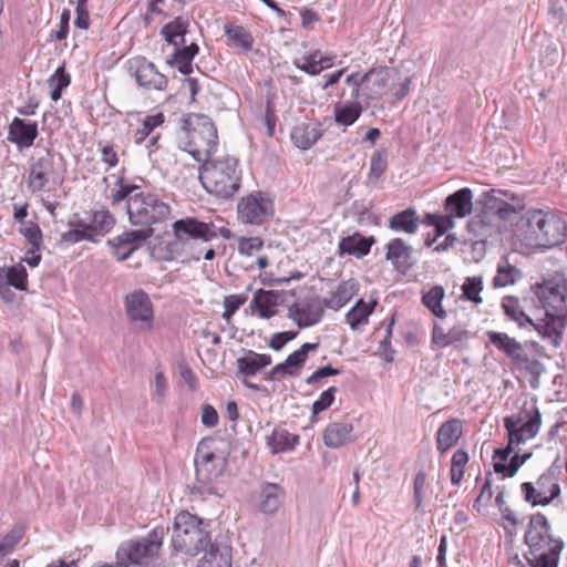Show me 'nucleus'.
I'll return each mask as SVG.
<instances>
[{
	"instance_id": "473e14b6",
	"label": "nucleus",
	"mask_w": 567,
	"mask_h": 567,
	"mask_svg": "<svg viewBox=\"0 0 567 567\" xmlns=\"http://www.w3.org/2000/svg\"><path fill=\"white\" fill-rule=\"evenodd\" d=\"M154 235L153 228H141L135 230H125L121 235L109 239L107 245L110 247L128 248L136 246L138 249L140 245L151 238Z\"/></svg>"
},
{
	"instance_id": "680f3d73",
	"label": "nucleus",
	"mask_w": 567,
	"mask_h": 567,
	"mask_svg": "<svg viewBox=\"0 0 567 567\" xmlns=\"http://www.w3.org/2000/svg\"><path fill=\"white\" fill-rule=\"evenodd\" d=\"M530 455L532 453H524L523 455H520L519 452H516L508 461L506 465L507 470H504V472L502 473L503 476H514L518 468L526 462V460L530 457Z\"/></svg>"
},
{
	"instance_id": "f8f14e48",
	"label": "nucleus",
	"mask_w": 567,
	"mask_h": 567,
	"mask_svg": "<svg viewBox=\"0 0 567 567\" xmlns=\"http://www.w3.org/2000/svg\"><path fill=\"white\" fill-rule=\"evenodd\" d=\"M237 215L243 224L262 225L274 215L272 200L261 192L251 193L238 202Z\"/></svg>"
},
{
	"instance_id": "c756f323",
	"label": "nucleus",
	"mask_w": 567,
	"mask_h": 567,
	"mask_svg": "<svg viewBox=\"0 0 567 567\" xmlns=\"http://www.w3.org/2000/svg\"><path fill=\"white\" fill-rule=\"evenodd\" d=\"M389 228L398 233L415 234L420 227L421 220L416 210L409 207L389 218Z\"/></svg>"
},
{
	"instance_id": "6e6d98bb",
	"label": "nucleus",
	"mask_w": 567,
	"mask_h": 567,
	"mask_svg": "<svg viewBox=\"0 0 567 567\" xmlns=\"http://www.w3.org/2000/svg\"><path fill=\"white\" fill-rule=\"evenodd\" d=\"M248 297L246 295H230L225 297L224 307L225 311L223 313V318L225 320H230V318L236 313V311L246 303Z\"/></svg>"
},
{
	"instance_id": "ea45409f",
	"label": "nucleus",
	"mask_w": 567,
	"mask_h": 567,
	"mask_svg": "<svg viewBox=\"0 0 567 567\" xmlns=\"http://www.w3.org/2000/svg\"><path fill=\"white\" fill-rule=\"evenodd\" d=\"M186 31L187 21L184 20L182 17H177L162 28L161 34L168 43L179 45L185 43L184 37L186 34Z\"/></svg>"
},
{
	"instance_id": "6ab92c4d",
	"label": "nucleus",
	"mask_w": 567,
	"mask_h": 567,
	"mask_svg": "<svg viewBox=\"0 0 567 567\" xmlns=\"http://www.w3.org/2000/svg\"><path fill=\"white\" fill-rule=\"evenodd\" d=\"M385 259L403 275L409 272L417 261L413 247L402 238H393L385 245Z\"/></svg>"
},
{
	"instance_id": "dca6fc26",
	"label": "nucleus",
	"mask_w": 567,
	"mask_h": 567,
	"mask_svg": "<svg viewBox=\"0 0 567 567\" xmlns=\"http://www.w3.org/2000/svg\"><path fill=\"white\" fill-rule=\"evenodd\" d=\"M124 306L126 315L132 322L138 323L141 329H152L154 322L153 305L144 290L136 289L126 295Z\"/></svg>"
},
{
	"instance_id": "c03bdc74",
	"label": "nucleus",
	"mask_w": 567,
	"mask_h": 567,
	"mask_svg": "<svg viewBox=\"0 0 567 567\" xmlns=\"http://www.w3.org/2000/svg\"><path fill=\"white\" fill-rule=\"evenodd\" d=\"M306 358L297 350L288 355L285 362L275 365L269 372V379H274L277 374L282 375H296L297 370L300 369Z\"/></svg>"
},
{
	"instance_id": "de8ad7c7",
	"label": "nucleus",
	"mask_w": 567,
	"mask_h": 567,
	"mask_svg": "<svg viewBox=\"0 0 567 567\" xmlns=\"http://www.w3.org/2000/svg\"><path fill=\"white\" fill-rule=\"evenodd\" d=\"M51 87L50 96L53 101L61 99L62 91L70 85L71 78L65 71L64 64L60 65L48 80Z\"/></svg>"
},
{
	"instance_id": "49530a36",
	"label": "nucleus",
	"mask_w": 567,
	"mask_h": 567,
	"mask_svg": "<svg viewBox=\"0 0 567 567\" xmlns=\"http://www.w3.org/2000/svg\"><path fill=\"white\" fill-rule=\"evenodd\" d=\"M116 186H118V188L113 190L110 196L111 204L115 206L125 200V207L127 208L131 200L140 193L141 187L134 184L125 183L123 178H118L116 181Z\"/></svg>"
},
{
	"instance_id": "2eb2a0df",
	"label": "nucleus",
	"mask_w": 567,
	"mask_h": 567,
	"mask_svg": "<svg viewBox=\"0 0 567 567\" xmlns=\"http://www.w3.org/2000/svg\"><path fill=\"white\" fill-rule=\"evenodd\" d=\"M58 182V175L54 167V159L51 151H47L41 156L31 162L28 175V188L32 193H39L50 189V185Z\"/></svg>"
},
{
	"instance_id": "58836bf2",
	"label": "nucleus",
	"mask_w": 567,
	"mask_h": 567,
	"mask_svg": "<svg viewBox=\"0 0 567 567\" xmlns=\"http://www.w3.org/2000/svg\"><path fill=\"white\" fill-rule=\"evenodd\" d=\"M377 301L367 303L363 299H359L355 305L346 315V320L352 330H357L360 326L368 323L370 315L373 312Z\"/></svg>"
},
{
	"instance_id": "a18cd8bd",
	"label": "nucleus",
	"mask_w": 567,
	"mask_h": 567,
	"mask_svg": "<svg viewBox=\"0 0 567 567\" xmlns=\"http://www.w3.org/2000/svg\"><path fill=\"white\" fill-rule=\"evenodd\" d=\"M362 106L359 102L334 106V120L338 124L352 125L361 115Z\"/></svg>"
},
{
	"instance_id": "bf43d9fd",
	"label": "nucleus",
	"mask_w": 567,
	"mask_h": 567,
	"mask_svg": "<svg viewBox=\"0 0 567 567\" xmlns=\"http://www.w3.org/2000/svg\"><path fill=\"white\" fill-rule=\"evenodd\" d=\"M264 246L262 240L259 237H241L238 240V251L245 256H252L259 251Z\"/></svg>"
},
{
	"instance_id": "aec40b11",
	"label": "nucleus",
	"mask_w": 567,
	"mask_h": 567,
	"mask_svg": "<svg viewBox=\"0 0 567 567\" xmlns=\"http://www.w3.org/2000/svg\"><path fill=\"white\" fill-rule=\"evenodd\" d=\"M131 66L135 69V80L145 90L164 91L167 87L168 79L158 72L155 64L145 58H137Z\"/></svg>"
},
{
	"instance_id": "8fccbe9b",
	"label": "nucleus",
	"mask_w": 567,
	"mask_h": 567,
	"mask_svg": "<svg viewBox=\"0 0 567 567\" xmlns=\"http://www.w3.org/2000/svg\"><path fill=\"white\" fill-rule=\"evenodd\" d=\"M483 290V278L480 276L467 277L462 285L465 299L478 305L483 302L481 292Z\"/></svg>"
},
{
	"instance_id": "338daca9",
	"label": "nucleus",
	"mask_w": 567,
	"mask_h": 567,
	"mask_svg": "<svg viewBox=\"0 0 567 567\" xmlns=\"http://www.w3.org/2000/svg\"><path fill=\"white\" fill-rule=\"evenodd\" d=\"M202 423L207 427H214L218 424V413L210 404H204L202 409Z\"/></svg>"
},
{
	"instance_id": "37998d69",
	"label": "nucleus",
	"mask_w": 567,
	"mask_h": 567,
	"mask_svg": "<svg viewBox=\"0 0 567 567\" xmlns=\"http://www.w3.org/2000/svg\"><path fill=\"white\" fill-rule=\"evenodd\" d=\"M297 435H290L285 429H276L272 434L267 437L268 445L274 453L291 450L298 443Z\"/></svg>"
},
{
	"instance_id": "393cba45",
	"label": "nucleus",
	"mask_w": 567,
	"mask_h": 567,
	"mask_svg": "<svg viewBox=\"0 0 567 567\" xmlns=\"http://www.w3.org/2000/svg\"><path fill=\"white\" fill-rule=\"evenodd\" d=\"M393 71L389 68L372 69L364 74L367 99L374 100L385 93Z\"/></svg>"
},
{
	"instance_id": "052dcab7",
	"label": "nucleus",
	"mask_w": 567,
	"mask_h": 567,
	"mask_svg": "<svg viewBox=\"0 0 567 567\" xmlns=\"http://www.w3.org/2000/svg\"><path fill=\"white\" fill-rule=\"evenodd\" d=\"M21 233L28 239L33 249L40 250L42 245V231L37 224L31 223L29 226L21 229Z\"/></svg>"
},
{
	"instance_id": "39448f33",
	"label": "nucleus",
	"mask_w": 567,
	"mask_h": 567,
	"mask_svg": "<svg viewBox=\"0 0 567 567\" xmlns=\"http://www.w3.org/2000/svg\"><path fill=\"white\" fill-rule=\"evenodd\" d=\"M167 530L156 526L143 538L123 542L116 551V559L127 566L148 565L156 557Z\"/></svg>"
},
{
	"instance_id": "b1692460",
	"label": "nucleus",
	"mask_w": 567,
	"mask_h": 567,
	"mask_svg": "<svg viewBox=\"0 0 567 567\" xmlns=\"http://www.w3.org/2000/svg\"><path fill=\"white\" fill-rule=\"evenodd\" d=\"M473 193L470 188H461L445 199V210L450 217L464 218L472 213Z\"/></svg>"
},
{
	"instance_id": "4be33fe9",
	"label": "nucleus",
	"mask_w": 567,
	"mask_h": 567,
	"mask_svg": "<svg viewBox=\"0 0 567 567\" xmlns=\"http://www.w3.org/2000/svg\"><path fill=\"white\" fill-rule=\"evenodd\" d=\"M488 341L501 352L506 354L514 363L528 361L524 347L516 339L505 332L487 331Z\"/></svg>"
},
{
	"instance_id": "0eeeda50",
	"label": "nucleus",
	"mask_w": 567,
	"mask_h": 567,
	"mask_svg": "<svg viewBox=\"0 0 567 567\" xmlns=\"http://www.w3.org/2000/svg\"><path fill=\"white\" fill-rule=\"evenodd\" d=\"M171 207L157 195L140 190L128 207L127 215L131 225L141 228H152V225L162 223L168 218Z\"/></svg>"
},
{
	"instance_id": "cd10ccee",
	"label": "nucleus",
	"mask_w": 567,
	"mask_h": 567,
	"mask_svg": "<svg viewBox=\"0 0 567 567\" xmlns=\"http://www.w3.org/2000/svg\"><path fill=\"white\" fill-rule=\"evenodd\" d=\"M321 135V125L316 122L299 123L291 131L293 144L301 150L310 148Z\"/></svg>"
},
{
	"instance_id": "a211bd4d",
	"label": "nucleus",
	"mask_w": 567,
	"mask_h": 567,
	"mask_svg": "<svg viewBox=\"0 0 567 567\" xmlns=\"http://www.w3.org/2000/svg\"><path fill=\"white\" fill-rule=\"evenodd\" d=\"M39 135L37 121L13 117L8 126L7 141L14 144L18 151L30 148Z\"/></svg>"
},
{
	"instance_id": "79ce46f5",
	"label": "nucleus",
	"mask_w": 567,
	"mask_h": 567,
	"mask_svg": "<svg viewBox=\"0 0 567 567\" xmlns=\"http://www.w3.org/2000/svg\"><path fill=\"white\" fill-rule=\"evenodd\" d=\"M522 277V271L504 260L497 265L496 276L492 280L494 288H503L508 285H514Z\"/></svg>"
},
{
	"instance_id": "f704fd0d",
	"label": "nucleus",
	"mask_w": 567,
	"mask_h": 567,
	"mask_svg": "<svg viewBox=\"0 0 567 567\" xmlns=\"http://www.w3.org/2000/svg\"><path fill=\"white\" fill-rule=\"evenodd\" d=\"M115 217L107 209L94 210L91 223H86V230L91 233L93 239L107 235L115 226Z\"/></svg>"
},
{
	"instance_id": "412c9836",
	"label": "nucleus",
	"mask_w": 567,
	"mask_h": 567,
	"mask_svg": "<svg viewBox=\"0 0 567 567\" xmlns=\"http://www.w3.org/2000/svg\"><path fill=\"white\" fill-rule=\"evenodd\" d=\"M195 467L197 482L208 485L221 474L224 461L213 452L198 453L195 460Z\"/></svg>"
},
{
	"instance_id": "13d9d810",
	"label": "nucleus",
	"mask_w": 567,
	"mask_h": 567,
	"mask_svg": "<svg viewBox=\"0 0 567 567\" xmlns=\"http://www.w3.org/2000/svg\"><path fill=\"white\" fill-rule=\"evenodd\" d=\"M337 391L336 386H330L323 391L320 398L312 403V415L327 410L333 403Z\"/></svg>"
},
{
	"instance_id": "f257e3e1",
	"label": "nucleus",
	"mask_w": 567,
	"mask_h": 567,
	"mask_svg": "<svg viewBox=\"0 0 567 567\" xmlns=\"http://www.w3.org/2000/svg\"><path fill=\"white\" fill-rule=\"evenodd\" d=\"M530 292L537 309L543 312L537 332L554 347H559L567 324V280L563 277L550 278L532 286Z\"/></svg>"
},
{
	"instance_id": "c85d7f7f",
	"label": "nucleus",
	"mask_w": 567,
	"mask_h": 567,
	"mask_svg": "<svg viewBox=\"0 0 567 567\" xmlns=\"http://www.w3.org/2000/svg\"><path fill=\"white\" fill-rule=\"evenodd\" d=\"M463 433L462 422L458 419H452L441 424L436 433V445L441 453H445L453 447Z\"/></svg>"
},
{
	"instance_id": "4d7b16f0",
	"label": "nucleus",
	"mask_w": 567,
	"mask_h": 567,
	"mask_svg": "<svg viewBox=\"0 0 567 567\" xmlns=\"http://www.w3.org/2000/svg\"><path fill=\"white\" fill-rule=\"evenodd\" d=\"M516 444H511V440L508 439V444L505 449H497L494 452V471L497 474H502L504 470H507L506 465L508 463V456L514 451V446Z\"/></svg>"
},
{
	"instance_id": "423d86ee",
	"label": "nucleus",
	"mask_w": 567,
	"mask_h": 567,
	"mask_svg": "<svg viewBox=\"0 0 567 567\" xmlns=\"http://www.w3.org/2000/svg\"><path fill=\"white\" fill-rule=\"evenodd\" d=\"M184 128L187 134L186 151L197 162H207L217 145V131L207 116H195L185 121Z\"/></svg>"
},
{
	"instance_id": "7ed1b4c3",
	"label": "nucleus",
	"mask_w": 567,
	"mask_h": 567,
	"mask_svg": "<svg viewBox=\"0 0 567 567\" xmlns=\"http://www.w3.org/2000/svg\"><path fill=\"white\" fill-rule=\"evenodd\" d=\"M199 179L203 187L215 197L231 198L239 190L241 183L238 159L226 155L203 163Z\"/></svg>"
},
{
	"instance_id": "f03ea898",
	"label": "nucleus",
	"mask_w": 567,
	"mask_h": 567,
	"mask_svg": "<svg viewBox=\"0 0 567 567\" xmlns=\"http://www.w3.org/2000/svg\"><path fill=\"white\" fill-rule=\"evenodd\" d=\"M518 231L527 247L550 249L565 241L567 223L551 212L529 209L523 216Z\"/></svg>"
},
{
	"instance_id": "603ef678",
	"label": "nucleus",
	"mask_w": 567,
	"mask_h": 567,
	"mask_svg": "<svg viewBox=\"0 0 567 567\" xmlns=\"http://www.w3.org/2000/svg\"><path fill=\"white\" fill-rule=\"evenodd\" d=\"M19 290H27L28 274L27 269L22 265H16L7 270V284Z\"/></svg>"
},
{
	"instance_id": "864d4df0",
	"label": "nucleus",
	"mask_w": 567,
	"mask_h": 567,
	"mask_svg": "<svg viewBox=\"0 0 567 567\" xmlns=\"http://www.w3.org/2000/svg\"><path fill=\"white\" fill-rule=\"evenodd\" d=\"M388 167V155L385 151H375L370 161L369 178L378 181Z\"/></svg>"
},
{
	"instance_id": "7c9ffc66",
	"label": "nucleus",
	"mask_w": 567,
	"mask_h": 567,
	"mask_svg": "<svg viewBox=\"0 0 567 567\" xmlns=\"http://www.w3.org/2000/svg\"><path fill=\"white\" fill-rule=\"evenodd\" d=\"M164 122L165 115L162 112L145 116V118L142 120L141 127L137 128L134 134L135 143L142 144L150 137V145L155 146L159 134H154V132L157 127H161Z\"/></svg>"
},
{
	"instance_id": "72a5a7b5",
	"label": "nucleus",
	"mask_w": 567,
	"mask_h": 567,
	"mask_svg": "<svg viewBox=\"0 0 567 567\" xmlns=\"http://www.w3.org/2000/svg\"><path fill=\"white\" fill-rule=\"evenodd\" d=\"M271 363V357L257 353L252 350L247 351L245 357L237 359L238 372L246 377L255 375L261 369Z\"/></svg>"
},
{
	"instance_id": "9b49d317",
	"label": "nucleus",
	"mask_w": 567,
	"mask_h": 567,
	"mask_svg": "<svg viewBox=\"0 0 567 567\" xmlns=\"http://www.w3.org/2000/svg\"><path fill=\"white\" fill-rule=\"evenodd\" d=\"M502 309L506 317L515 321L519 328L532 326L537 331V323L542 322V310L533 299L530 290L520 299L516 296H506L502 300Z\"/></svg>"
},
{
	"instance_id": "ddd939ff",
	"label": "nucleus",
	"mask_w": 567,
	"mask_h": 567,
	"mask_svg": "<svg viewBox=\"0 0 567 567\" xmlns=\"http://www.w3.org/2000/svg\"><path fill=\"white\" fill-rule=\"evenodd\" d=\"M512 213H514V207L511 204L492 194H486L482 213L468 223V228L478 233L477 236H485V229L497 221L507 219Z\"/></svg>"
},
{
	"instance_id": "5701e85b",
	"label": "nucleus",
	"mask_w": 567,
	"mask_h": 567,
	"mask_svg": "<svg viewBox=\"0 0 567 567\" xmlns=\"http://www.w3.org/2000/svg\"><path fill=\"white\" fill-rule=\"evenodd\" d=\"M374 243L375 239L373 236L365 237L360 233L342 237L338 245L339 256L342 257L344 255H350L357 258H362L370 252Z\"/></svg>"
},
{
	"instance_id": "09e8293b",
	"label": "nucleus",
	"mask_w": 567,
	"mask_h": 567,
	"mask_svg": "<svg viewBox=\"0 0 567 567\" xmlns=\"http://www.w3.org/2000/svg\"><path fill=\"white\" fill-rule=\"evenodd\" d=\"M70 225L73 228L61 235V240L63 243L76 244L82 240L97 243V239H93L91 233L86 230V223L83 220L71 221Z\"/></svg>"
},
{
	"instance_id": "774afa93",
	"label": "nucleus",
	"mask_w": 567,
	"mask_h": 567,
	"mask_svg": "<svg viewBox=\"0 0 567 567\" xmlns=\"http://www.w3.org/2000/svg\"><path fill=\"white\" fill-rule=\"evenodd\" d=\"M339 373H340V371L338 369L332 368L331 365L321 367V368L317 369L311 375H309L306 379V383L315 384L316 382H318L319 380H321L323 378L337 375Z\"/></svg>"
},
{
	"instance_id": "e2e57ef3",
	"label": "nucleus",
	"mask_w": 567,
	"mask_h": 567,
	"mask_svg": "<svg viewBox=\"0 0 567 567\" xmlns=\"http://www.w3.org/2000/svg\"><path fill=\"white\" fill-rule=\"evenodd\" d=\"M532 554L536 558V565L534 567H558L559 555H554L548 550H542Z\"/></svg>"
},
{
	"instance_id": "0e129e2a",
	"label": "nucleus",
	"mask_w": 567,
	"mask_h": 567,
	"mask_svg": "<svg viewBox=\"0 0 567 567\" xmlns=\"http://www.w3.org/2000/svg\"><path fill=\"white\" fill-rule=\"evenodd\" d=\"M293 65L310 75H318L322 72V66H320L317 62L310 61L307 55L295 60Z\"/></svg>"
},
{
	"instance_id": "5fc2aeb1",
	"label": "nucleus",
	"mask_w": 567,
	"mask_h": 567,
	"mask_svg": "<svg viewBox=\"0 0 567 567\" xmlns=\"http://www.w3.org/2000/svg\"><path fill=\"white\" fill-rule=\"evenodd\" d=\"M24 528L22 526L13 527L0 542V557L9 554L13 547L22 539Z\"/></svg>"
},
{
	"instance_id": "a878e982",
	"label": "nucleus",
	"mask_w": 567,
	"mask_h": 567,
	"mask_svg": "<svg viewBox=\"0 0 567 567\" xmlns=\"http://www.w3.org/2000/svg\"><path fill=\"white\" fill-rule=\"evenodd\" d=\"M353 425L349 422L330 423L323 432V442L330 449H339L353 441Z\"/></svg>"
},
{
	"instance_id": "69168bd1",
	"label": "nucleus",
	"mask_w": 567,
	"mask_h": 567,
	"mask_svg": "<svg viewBox=\"0 0 567 567\" xmlns=\"http://www.w3.org/2000/svg\"><path fill=\"white\" fill-rule=\"evenodd\" d=\"M71 19V11L69 9H64L60 17V28L58 31L51 34V38L56 40H64L69 33V23Z\"/></svg>"
},
{
	"instance_id": "6e6552de",
	"label": "nucleus",
	"mask_w": 567,
	"mask_h": 567,
	"mask_svg": "<svg viewBox=\"0 0 567 567\" xmlns=\"http://www.w3.org/2000/svg\"><path fill=\"white\" fill-rule=\"evenodd\" d=\"M524 538L530 553L548 550L554 555H560L564 548V542L560 538L554 537L549 522L542 513L530 516Z\"/></svg>"
},
{
	"instance_id": "2f4dec72",
	"label": "nucleus",
	"mask_w": 567,
	"mask_h": 567,
	"mask_svg": "<svg viewBox=\"0 0 567 567\" xmlns=\"http://www.w3.org/2000/svg\"><path fill=\"white\" fill-rule=\"evenodd\" d=\"M278 305V295L271 290L259 289L255 292L250 308L256 311L260 318L269 319L276 315Z\"/></svg>"
},
{
	"instance_id": "20e7f679",
	"label": "nucleus",
	"mask_w": 567,
	"mask_h": 567,
	"mask_svg": "<svg viewBox=\"0 0 567 567\" xmlns=\"http://www.w3.org/2000/svg\"><path fill=\"white\" fill-rule=\"evenodd\" d=\"M206 525L188 512L176 515L173 526L172 547L175 551L196 556L213 545Z\"/></svg>"
},
{
	"instance_id": "1a4fd4ad",
	"label": "nucleus",
	"mask_w": 567,
	"mask_h": 567,
	"mask_svg": "<svg viewBox=\"0 0 567 567\" xmlns=\"http://www.w3.org/2000/svg\"><path fill=\"white\" fill-rule=\"evenodd\" d=\"M173 231L175 241L168 244L171 250L185 247L192 241L208 243L218 236V228L213 223L200 221L193 217H186L174 221Z\"/></svg>"
},
{
	"instance_id": "f3484780",
	"label": "nucleus",
	"mask_w": 567,
	"mask_h": 567,
	"mask_svg": "<svg viewBox=\"0 0 567 567\" xmlns=\"http://www.w3.org/2000/svg\"><path fill=\"white\" fill-rule=\"evenodd\" d=\"M326 306L319 297L311 296L295 302L289 308V318H291L299 328L311 327L318 323L324 312Z\"/></svg>"
},
{
	"instance_id": "4468645a",
	"label": "nucleus",
	"mask_w": 567,
	"mask_h": 567,
	"mask_svg": "<svg viewBox=\"0 0 567 567\" xmlns=\"http://www.w3.org/2000/svg\"><path fill=\"white\" fill-rule=\"evenodd\" d=\"M524 499L536 505H548L560 494V487L553 473H544L539 476L536 484L525 482L522 484Z\"/></svg>"
},
{
	"instance_id": "4c0bfd02",
	"label": "nucleus",
	"mask_w": 567,
	"mask_h": 567,
	"mask_svg": "<svg viewBox=\"0 0 567 567\" xmlns=\"http://www.w3.org/2000/svg\"><path fill=\"white\" fill-rule=\"evenodd\" d=\"M354 293L355 284L352 281H342L336 291L323 299V305L326 308L339 310L353 297Z\"/></svg>"
},
{
	"instance_id": "a19ab883",
	"label": "nucleus",
	"mask_w": 567,
	"mask_h": 567,
	"mask_svg": "<svg viewBox=\"0 0 567 567\" xmlns=\"http://www.w3.org/2000/svg\"><path fill=\"white\" fill-rule=\"evenodd\" d=\"M445 290L442 286H434L422 296V303L437 318H445L446 311L442 307Z\"/></svg>"
},
{
	"instance_id": "3c124183",
	"label": "nucleus",
	"mask_w": 567,
	"mask_h": 567,
	"mask_svg": "<svg viewBox=\"0 0 567 567\" xmlns=\"http://www.w3.org/2000/svg\"><path fill=\"white\" fill-rule=\"evenodd\" d=\"M468 462V455L464 450L454 452L451 461V482L453 485H460L463 480L464 467Z\"/></svg>"
},
{
	"instance_id": "bb28decb",
	"label": "nucleus",
	"mask_w": 567,
	"mask_h": 567,
	"mask_svg": "<svg viewBox=\"0 0 567 567\" xmlns=\"http://www.w3.org/2000/svg\"><path fill=\"white\" fill-rule=\"evenodd\" d=\"M285 489L276 483H265L261 485L259 495V508L264 514L272 515L282 505Z\"/></svg>"
},
{
	"instance_id": "c9c22d12",
	"label": "nucleus",
	"mask_w": 567,
	"mask_h": 567,
	"mask_svg": "<svg viewBox=\"0 0 567 567\" xmlns=\"http://www.w3.org/2000/svg\"><path fill=\"white\" fill-rule=\"evenodd\" d=\"M198 45L194 42L189 45L177 48L173 54V58L167 62L171 65H175L182 74L188 75L193 72L192 62L195 55L198 53Z\"/></svg>"
},
{
	"instance_id": "9d476101",
	"label": "nucleus",
	"mask_w": 567,
	"mask_h": 567,
	"mask_svg": "<svg viewBox=\"0 0 567 567\" xmlns=\"http://www.w3.org/2000/svg\"><path fill=\"white\" fill-rule=\"evenodd\" d=\"M542 423L540 412L537 408L524 409L518 414L506 416L505 429L511 444L519 445L536 436Z\"/></svg>"
},
{
	"instance_id": "e433bc0d",
	"label": "nucleus",
	"mask_w": 567,
	"mask_h": 567,
	"mask_svg": "<svg viewBox=\"0 0 567 567\" xmlns=\"http://www.w3.org/2000/svg\"><path fill=\"white\" fill-rule=\"evenodd\" d=\"M225 35L234 48L247 52L252 49L254 37L243 25L227 23L224 25Z\"/></svg>"
}]
</instances>
